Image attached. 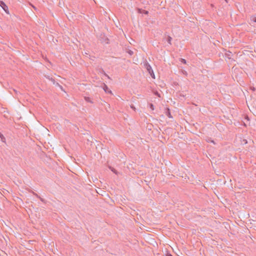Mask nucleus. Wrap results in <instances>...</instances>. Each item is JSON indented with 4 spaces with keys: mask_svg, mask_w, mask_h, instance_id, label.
Segmentation results:
<instances>
[{
    "mask_svg": "<svg viewBox=\"0 0 256 256\" xmlns=\"http://www.w3.org/2000/svg\"><path fill=\"white\" fill-rule=\"evenodd\" d=\"M172 40V38L170 36L166 35V34H164L163 40H166L170 45H171Z\"/></svg>",
    "mask_w": 256,
    "mask_h": 256,
    "instance_id": "nucleus-2",
    "label": "nucleus"
},
{
    "mask_svg": "<svg viewBox=\"0 0 256 256\" xmlns=\"http://www.w3.org/2000/svg\"><path fill=\"white\" fill-rule=\"evenodd\" d=\"M148 72H150L151 70H152V66H150V64L148 62H146L144 64Z\"/></svg>",
    "mask_w": 256,
    "mask_h": 256,
    "instance_id": "nucleus-4",
    "label": "nucleus"
},
{
    "mask_svg": "<svg viewBox=\"0 0 256 256\" xmlns=\"http://www.w3.org/2000/svg\"><path fill=\"white\" fill-rule=\"evenodd\" d=\"M0 6L6 14H9L8 7L3 1L0 0Z\"/></svg>",
    "mask_w": 256,
    "mask_h": 256,
    "instance_id": "nucleus-1",
    "label": "nucleus"
},
{
    "mask_svg": "<svg viewBox=\"0 0 256 256\" xmlns=\"http://www.w3.org/2000/svg\"><path fill=\"white\" fill-rule=\"evenodd\" d=\"M58 86V87L60 88V90H62L64 91V89H63V87H62L61 85H60V84H59V86Z\"/></svg>",
    "mask_w": 256,
    "mask_h": 256,
    "instance_id": "nucleus-19",
    "label": "nucleus"
},
{
    "mask_svg": "<svg viewBox=\"0 0 256 256\" xmlns=\"http://www.w3.org/2000/svg\"><path fill=\"white\" fill-rule=\"evenodd\" d=\"M181 62L184 64H186V60L182 58Z\"/></svg>",
    "mask_w": 256,
    "mask_h": 256,
    "instance_id": "nucleus-18",
    "label": "nucleus"
},
{
    "mask_svg": "<svg viewBox=\"0 0 256 256\" xmlns=\"http://www.w3.org/2000/svg\"><path fill=\"white\" fill-rule=\"evenodd\" d=\"M84 98L86 102L90 103H93L90 97L85 96Z\"/></svg>",
    "mask_w": 256,
    "mask_h": 256,
    "instance_id": "nucleus-7",
    "label": "nucleus"
},
{
    "mask_svg": "<svg viewBox=\"0 0 256 256\" xmlns=\"http://www.w3.org/2000/svg\"><path fill=\"white\" fill-rule=\"evenodd\" d=\"M103 89L106 93L112 94V91L109 90L108 86L106 84H104Z\"/></svg>",
    "mask_w": 256,
    "mask_h": 256,
    "instance_id": "nucleus-5",
    "label": "nucleus"
},
{
    "mask_svg": "<svg viewBox=\"0 0 256 256\" xmlns=\"http://www.w3.org/2000/svg\"><path fill=\"white\" fill-rule=\"evenodd\" d=\"M32 194H33L34 195L36 196L37 198H40L41 201H42V202L43 201V199L42 198H41L40 196H38L37 194L35 193L34 192H32Z\"/></svg>",
    "mask_w": 256,
    "mask_h": 256,
    "instance_id": "nucleus-13",
    "label": "nucleus"
},
{
    "mask_svg": "<svg viewBox=\"0 0 256 256\" xmlns=\"http://www.w3.org/2000/svg\"><path fill=\"white\" fill-rule=\"evenodd\" d=\"M45 77L46 79L48 80H50L51 78H52L50 77L49 76H45Z\"/></svg>",
    "mask_w": 256,
    "mask_h": 256,
    "instance_id": "nucleus-16",
    "label": "nucleus"
},
{
    "mask_svg": "<svg viewBox=\"0 0 256 256\" xmlns=\"http://www.w3.org/2000/svg\"><path fill=\"white\" fill-rule=\"evenodd\" d=\"M138 12L139 13L143 14H148V10L140 9V8L138 9Z\"/></svg>",
    "mask_w": 256,
    "mask_h": 256,
    "instance_id": "nucleus-6",
    "label": "nucleus"
},
{
    "mask_svg": "<svg viewBox=\"0 0 256 256\" xmlns=\"http://www.w3.org/2000/svg\"><path fill=\"white\" fill-rule=\"evenodd\" d=\"M165 114L169 118H172V116L171 114L170 111V110L169 108H166Z\"/></svg>",
    "mask_w": 256,
    "mask_h": 256,
    "instance_id": "nucleus-3",
    "label": "nucleus"
},
{
    "mask_svg": "<svg viewBox=\"0 0 256 256\" xmlns=\"http://www.w3.org/2000/svg\"><path fill=\"white\" fill-rule=\"evenodd\" d=\"M227 3H228L229 0H224Z\"/></svg>",
    "mask_w": 256,
    "mask_h": 256,
    "instance_id": "nucleus-26",
    "label": "nucleus"
},
{
    "mask_svg": "<svg viewBox=\"0 0 256 256\" xmlns=\"http://www.w3.org/2000/svg\"><path fill=\"white\" fill-rule=\"evenodd\" d=\"M149 106H150V108L152 110H154V106L152 104L150 103L149 104Z\"/></svg>",
    "mask_w": 256,
    "mask_h": 256,
    "instance_id": "nucleus-14",
    "label": "nucleus"
},
{
    "mask_svg": "<svg viewBox=\"0 0 256 256\" xmlns=\"http://www.w3.org/2000/svg\"><path fill=\"white\" fill-rule=\"evenodd\" d=\"M150 76L153 78H155V76H154V71L153 70H151V72H148Z\"/></svg>",
    "mask_w": 256,
    "mask_h": 256,
    "instance_id": "nucleus-12",
    "label": "nucleus"
},
{
    "mask_svg": "<svg viewBox=\"0 0 256 256\" xmlns=\"http://www.w3.org/2000/svg\"><path fill=\"white\" fill-rule=\"evenodd\" d=\"M246 119H247L248 120H249V118H248V116H246Z\"/></svg>",
    "mask_w": 256,
    "mask_h": 256,
    "instance_id": "nucleus-25",
    "label": "nucleus"
},
{
    "mask_svg": "<svg viewBox=\"0 0 256 256\" xmlns=\"http://www.w3.org/2000/svg\"><path fill=\"white\" fill-rule=\"evenodd\" d=\"M104 75L105 76H106V77H108V78H110L109 77V76H108L107 74H106L105 73V72H104Z\"/></svg>",
    "mask_w": 256,
    "mask_h": 256,
    "instance_id": "nucleus-20",
    "label": "nucleus"
},
{
    "mask_svg": "<svg viewBox=\"0 0 256 256\" xmlns=\"http://www.w3.org/2000/svg\"><path fill=\"white\" fill-rule=\"evenodd\" d=\"M127 52H128V53L130 56H132V55L134 54V52H133V51H132V50H128L127 51Z\"/></svg>",
    "mask_w": 256,
    "mask_h": 256,
    "instance_id": "nucleus-15",
    "label": "nucleus"
},
{
    "mask_svg": "<svg viewBox=\"0 0 256 256\" xmlns=\"http://www.w3.org/2000/svg\"><path fill=\"white\" fill-rule=\"evenodd\" d=\"M250 20L252 22H256V16H252L250 18Z\"/></svg>",
    "mask_w": 256,
    "mask_h": 256,
    "instance_id": "nucleus-10",
    "label": "nucleus"
},
{
    "mask_svg": "<svg viewBox=\"0 0 256 256\" xmlns=\"http://www.w3.org/2000/svg\"><path fill=\"white\" fill-rule=\"evenodd\" d=\"M50 81L54 84L56 86H59V84L58 82H56L54 78H51Z\"/></svg>",
    "mask_w": 256,
    "mask_h": 256,
    "instance_id": "nucleus-9",
    "label": "nucleus"
},
{
    "mask_svg": "<svg viewBox=\"0 0 256 256\" xmlns=\"http://www.w3.org/2000/svg\"><path fill=\"white\" fill-rule=\"evenodd\" d=\"M130 108H131L132 109L134 110H136V108H135V107L134 106V105H132V106H130Z\"/></svg>",
    "mask_w": 256,
    "mask_h": 256,
    "instance_id": "nucleus-21",
    "label": "nucleus"
},
{
    "mask_svg": "<svg viewBox=\"0 0 256 256\" xmlns=\"http://www.w3.org/2000/svg\"><path fill=\"white\" fill-rule=\"evenodd\" d=\"M0 138L1 140H2V142H5V140H6L4 136V135L2 134H1L0 132Z\"/></svg>",
    "mask_w": 256,
    "mask_h": 256,
    "instance_id": "nucleus-11",
    "label": "nucleus"
},
{
    "mask_svg": "<svg viewBox=\"0 0 256 256\" xmlns=\"http://www.w3.org/2000/svg\"><path fill=\"white\" fill-rule=\"evenodd\" d=\"M166 256H172V255L170 253H167Z\"/></svg>",
    "mask_w": 256,
    "mask_h": 256,
    "instance_id": "nucleus-22",
    "label": "nucleus"
},
{
    "mask_svg": "<svg viewBox=\"0 0 256 256\" xmlns=\"http://www.w3.org/2000/svg\"><path fill=\"white\" fill-rule=\"evenodd\" d=\"M110 168L111 169L112 171L114 173H115L116 174H117L116 170L114 168H111L110 167Z\"/></svg>",
    "mask_w": 256,
    "mask_h": 256,
    "instance_id": "nucleus-17",
    "label": "nucleus"
},
{
    "mask_svg": "<svg viewBox=\"0 0 256 256\" xmlns=\"http://www.w3.org/2000/svg\"><path fill=\"white\" fill-rule=\"evenodd\" d=\"M206 141L208 142H212L214 144H216L215 142H214V140H212V138H208L206 140Z\"/></svg>",
    "mask_w": 256,
    "mask_h": 256,
    "instance_id": "nucleus-8",
    "label": "nucleus"
},
{
    "mask_svg": "<svg viewBox=\"0 0 256 256\" xmlns=\"http://www.w3.org/2000/svg\"><path fill=\"white\" fill-rule=\"evenodd\" d=\"M157 96H160V94H158V93L157 92H156V94Z\"/></svg>",
    "mask_w": 256,
    "mask_h": 256,
    "instance_id": "nucleus-24",
    "label": "nucleus"
},
{
    "mask_svg": "<svg viewBox=\"0 0 256 256\" xmlns=\"http://www.w3.org/2000/svg\"><path fill=\"white\" fill-rule=\"evenodd\" d=\"M243 142L244 144H246L247 143V140H244Z\"/></svg>",
    "mask_w": 256,
    "mask_h": 256,
    "instance_id": "nucleus-23",
    "label": "nucleus"
}]
</instances>
